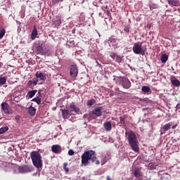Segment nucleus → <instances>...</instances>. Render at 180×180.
<instances>
[{"label":"nucleus","instance_id":"c9c22d12","mask_svg":"<svg viewBox=\"0 0 180 180\" xmlns=\"http://www.w3.org/2000/svg\"><path fill=\"white\" fill-rule=\"evenodd\" d=\"M73 154H75L74 150H72L71 149L68 150V155H72Z\"/></svg>","mask_w":180,"mask_h":180},{"label":"nucleus","instance_id":"f3484780","mask_svg":"<svg viewBox=\"0 0 180 180\" xmlns=\"http://www.w3.org/2000/svg\"><path fill=\"white\" fill-rule=\"evenodd\" d=\"M37 54H39L41 56L44 54V49H43V44H39L38 46H37Z\"/></svg>","mask_w":180,"mask_h":180},{"label":"nucleus","instance_id":"1a4fd4ad","mask_svg":"<svg viewBox=\"0 0 180 180\" xmlns=\"http://www.w3.org/2000/svg\"><path fill=\"white\" fill-rule=\"evenodd\" d=\"M69 110L70 113H76L77 115H79L81 110L79 108L75 105V103H71L69 105Z\"/></svg>","mask_w":180,"mask_h":180},{"label":"nucleus","instance_id":"39448f33","mask_svg":"<svg viewBox=\"0 0 180 180\" xmlns=\"http://www.w3.org/2000/svg\"><path fill=\"white\" fill-rule=\"evenodd\" d=\"M118 82V85H122L124 89H130V86H131V82L126 77L119 78Z\"/></svg>","mask_w":180,"mask_h":180},{"label":"nucleus","instance_id":"f8f14e48","mask_svg":"<svg viewBox=\"0 0 180 180\" xmlns=\"http://www.w3.org/2000/svg\"><path fill=\"white\" fill-rule=\"evenodd\" d=\"M51 150L54 154H61V152L63 151V148L60 146V145L52 146Z\"/></svg>","mask_w":180,"mask_h":180},{"label":"nucleus","instance_id":"6ab92c4d","mask_svg":"<svg viewBox=\"0 0 180 180\" xmlns=\"http://www.w3.org/2000/svg\"><path fill=\"white\" fill-rule=\"evenodd\" d=\"M104 128L105 129L106 131H110L112 130V122L108 121L104 123Z\"/></svg>","mask_w":180,"mask_h":180},{"label":"nucleus","instance_id":"f704fd0d","mask_svg":"<svg viewBox=\"0 0 180 180\" xmlns=\"http://www.w3.org/2000/svg\"><path fill=\"white\" fill-rule=\"evenodd\" d=\"M37 82H39V79H33V81H32V84H33V85H37Z\"/></svg>","mask_w":180,"mask_h":180},{"label":"nucleus","instance_id":"ddd939ff","mask_svg":"<svg viewBox=\"0 0 180 180\" xmlns=\"http://www.w3.org/2000/svg\"><path fill=\"white\" fill-rule=\"evenodd\" d=\"M37 34H39V33L37 32V27L36 25H34L30 37L31 40H34L36 37H37Z\"/></svg>","mask_w":180,"mask_h":180},{"label":"nucleus","instance_id":"37998d69","mask_svg":"<svg viewBox=\"0 0 180 180\" xmlns=\"http://www.w3.org/2000/svg\"><path fill=\"white\" fill-rule=\"evenodd\" d=\"M63 0H55V2H63Z\"/></svg>","mask_w":180,"mask_h":180},{"label":"nucleus","instance_id":"72a5a7b5","mask_svg":"<svg viewBox=\"0 0 180 180\" xmlns=\"http://www.w3.org/2000/svg\"><path fill=\"white\" fill-rule=\"evenodd\" d=\"M67 165H68V164L64 163L63 168L66 172H68V168H67Z\"/></svg>","mask_w":180,"mask_h":180},{"label":"nucleus","instance_id":"b1692460","mask_svg":"<svg viewBox=\"0 0 180 180\" xmlns=\"http://www.w3.org/2000/svg\"><path fill=\"white\" fill-rule=\"evenodd\" d=\"M167 61H168V56L167 54H162L161 56V62L165 64Z\"/></svg>","mask_w":180,"mask_h":180},{"label":"nucleus","instance_id":"4c0bfd02","mask_svg":"<svg viewBox=\"0 0 180 180\" xmlns=\"http://www.w3.org/2000/svg\"><path fill=\"white\" fill-rule=\"evenodd\" d=\"M43 53H42L41 56H47V54H49V51H44Z\"/></svg>","mask_w":180,"mask_h":180},{"label":"nucleus","instance_id":"393cba45","mask_svg":"<svg viewBox=\"0 0 180 180\" xmlns=\"http://www.w3.org/2000/svg\"><path fill=\"white\" fill-rule=\"evenodd\" d=\"M32 102H36L37 105H40L41 103V98H40L39 96H37V97L32 99Z\"/></svg>","mask_w":180,"mask_h":180},{"label":"nucleus","instance_id":"a211bd4d","mask_svg":"<svg viewBox=\"0 0 180 180\" xmlns=\"http://www.w3.org/2000/svg\"><path fill=\"white\" fill-rule=\"evenodd\" d=\"M35 77L37 78H39L41 81H46V76L43 75L41 72H37L35 74Z\"/></svg>","mask_w":180,"mask_h":180},{"label":"nucleus","instance_id":"f03ea898","mask_svg":"<svg viewBox=\"0 0 180 180\" xmlns=\"http://www.w3.org/2000/svg\"><path fill=\"white\" fill-rule=\"evenodd\" d=\"M125 135L128 137L129 146L133 151L139 153L140 148H139V141H137V136H136V134L133 131H131L130 132L126 131Z\"/></svg>","mask_w":180,"mask_h":180},{"label":"nucleus","instance_id":"473e14b6","mask_svg":"<svg viewBox=\"0 0 180 180\" xmlns=\"http://www.w3.org/2000/svg\"><path fill=\"white\" fill-rule=\"evenodd\" d=\"M120 123H122V124H124V123H126V121H125V120H124V117H120Z\"/></svg>","mask_w":180,"mask_h":180},{"label":"nucleus","instance_id":"9d476101","mask_svg":"<svg viewBox=\"0 0 180 180\" xmlns=\"http://www.w3.org/2000/svg\"><path fill=\"white\" fill-rule=\"evenodd\" d=\"M60 111L63 119H69L70 116H72V115H75L72 113L69 109H60Z\"/></svg>","mask_w":180,"mask_h":180},{"label":"nucleus","instance_id":"2f4dec72","mask_svg":"<svg viewBox=\"0 0 180 180\" xmlns=\"http://www.w3.org/2000/svg\"><path fill=\"white\" fill-rule=\"evenodd\" d=\"M115 61L117 63H122V58H120V56L117 55V57L115 58Z\"/></svg>","mask_w":180,"mask_h":180},{"label":"nucleus","instance_id":"9b49d317","mask_svg":"<svg viewBox=\"0 0 180 180\" xmlns=\"http://www.w3.org/2000/svg\"><path fill=\"white\" fill-rule=\"evenodd\" d=\"M1 110H3L6 115H11V112H9V104L6 102L1 103Z\"/></svg>","mask_w":180,"mask_h":180},{"label":"nucleus","instance_id":"a878e982","mask_svg":"<svg viewBox=\"0 0 180 180\" xmlns=\"http://www.w3.org/2000/svg\"><path fill=\"white\" fill-rule=\"evenodd\" d=\"M95 103H96L95 99H91L87 101L86 105L91 108V106H93V105H95Z\"/></svg>","mask_w":180,"mask_h":180},{"label":"nucleus","instance_id":"58836bf2","mask_svg":"<svg viewBox=\"0 0 180 180\" xmlns=\"http://www.w3.org/2000/svg\"><path fill=\"white\" fill-rule=\"evenodd\" d=\"M27 85H28V86H32V85H33L32 81V80H30V81L28 82V83H27Z\"/></svg>","mask_w":180,"mask_h":180},{"label":"nucleus","instance_id":"4468645a","mask_svg":"<svg viewBox=\"0 0 180 180\" xmlns=\"http://www.w3.org/2000/svg\"><path fill=\"white\" fill-rule=\"evenodd\" d=\"M173 123L172 122H169L167 124H165L163 127L162 129L164 130V132L161 131L160 133V136H162V134H164L165 133V131H168V130H169L172 126Z\"/></svg>","mask_w":180,"mask_h":180},{"label":"nucleus","instance_id":"4be33fe9","mask_svg":"<svg viewBox=\"0 0 180 180\" xmlns=\"http://www.w3.org/2000/svg\"><path fill=\"white\" fill-rule=\"evenodd\" d=\"M28 112L31 116H34V115H36V109L33 106H30L28 108Z\"/></svg>","mask_w":180,"mask_h":180},{"label":"nucleus","instance_id":"aec40b11","mask_svg":"<svg viewBox=\"0 0 180 180\" xmlns=\"http://www.w3.org/2000/svg\"><path fill=\"white\" fill-rule=\"evenodd\" d=\"M134 175L135 178H140L141 176V170L139 168H136L134 170Z\"/></svg>","mask_w":180,"mask_h":180},{"label":"nucleus","instance_id":"a19ab883","mask_svg":"<svg viewBox=\"0 0 180 180\" xmlns=\"http://www.w3.org/2000/svg\"><path fill=\"white\" fill-rule=\"evenodd\" d=\"M37 96H41V90H39L38 94H37Z\"/></svg>","mask_w":180,"mask_h":180},{"label":"nucleus","instance_id":"a18cd8bd","mask_svg":"<svg viewBox=\"0 0 180 180\" xmlns=\"http://www.w3.org/2000/svg\"><path fill=\"white\" fill-rule=\"evenodd\" d=\"M96 64H97V65H100V67H101V64H99V63L98 61H96Z\"/></svg>","mask_w":180,"mask_h":180},{"label":"nucleus","instance_id":"f257e3e1","mask_svg":"<svg viewBox=\"0 0 180 180\" xmlns=\"http://www.w3.org/2000/svg\"><path fill=\"white\" fill-rule=\"evenodd\" d=\"M89 161L96 162V165H99V164H101L99 160H96V152L94 150H86L82 155V165H88L89 164Z\"/></svg>","mask_w":180,"mask_h":180},{"label":"nucleus","instance_id":"c03bdc74","mask_svg":"<svg viewBox=\"0 0 180 180\" xmlns=\"http://www.w3.org/2000/svg\"><path fill=\"white\" fill-rule=\"evenodd\" d=\"M176 125H173L172 127V129H176Z\"/></svg>","mask_w":180,"mask_h":180},{"label":"nucleus","instance_id":"412c9836","mask_svg":"<svg viewBox=\"0 0 180 180\" xmlns=\"http://www.w3.org/2000/svg\"><path fill=\"white\" fill-rule=\"evenodd\" d=\"M141 91L145 94H151V89L148 86H142Z\"/></svg>","mask_w":180,"mask_h":180},{"label":"nucleus","instance_id":"cd10ccee","mask_svg":"<svg viewBox=\"0 0 180 180\" xmlns=\"http://www.w3.org/2000/svg\"><path fill=\"white\" fill-rule=\"evenodd\" d=\"M9 130V127H4L0 128V134H4L5 131H8Z\"/></svg>","mask_w":180,"mask_h":180},{"label":"nucleus","instance_id":"0eeeda50","mask_svg":"<svg viewBox=\"0 0 180 180\" xmlns=\"http://www.w3.org/2000/svg\"><path fill=\"white\" fill-rule=\"evenodd\" d=\"M32 171H33V167L29 165L21 166L18 168L20 174H26L27 172H32Z\"/></svg>","mask_w":180,"mask_h":180},{"label":"nucleus","instance_id":"c85d7f7f","mask_svg":"<svg viewBox=\"0 0 180 180\" xmlns=\"http://www.w3.org/2000/svg\"><path fill=\"white\" fill-rule=\"evenodd\" d=\"M5 33H6V30H5V28H1L0 30V39L5 36Z\"/></svg>","mask_w":180,"mask_h":180},{"label":"nucleus","instance_id":"20e7f679","mask_svg":"<svg viewBox=\"0 0 180 180\" xmlns=\"http://www.w3.org/2000/svg\"><path fill=\"white\" fill-rule=\"evenodd\" d=\"M90 119H96L102 116V107L95 108L91 112L89 113Z\"/></svg>","mask_w":180,"mask_h":180},{"label":"nucleus","instance_id":"dca6fc26","mask_svg":"<svg viewBox=\"0 0 180 180\" xmlns=\"http://www.w3.org/2000/svg\"><path fill=\"white\" fill-rule=\"evenodd\" d=\"M171 84L173 86H180V81L175 77L171 79Z\"/></svg>","mask_w":180,"mask_h":180},{"label":"nucleus","instance_id":"bb28decb","mask_svg":"<svg viewBox=\"0 0 180 180\" xmlns=\"http://www.w3.org/2000/svg\"><path fill=\"white\" fill-rule=\"evenodd\" d=\"M149 8L150 11H153V9H158V4H154V3H150L149 4Z\"/></svg>","mask_w":180,"mask_h":180},{"label":"nucleus","instance_id":"2eb2a0df","mask_svg":"<svg viewBox=\"0 0 180 180\" xmlns=\"http://www.w3.org/2000/svg\"><path fill=\"white\" fill-rule=\"evenodd\" d=\"M170 6H180L179 0H167Z\"/></svg>","mask_w":180,"mask_h":180},{"label":"nucleus","instance_id":"c756f323","mask_svg":"<svg viewBox=\"0 0 180 180\" xmlns=\"http://www.w3.org/2000/svg\"><path fill=\"white\" fill-rule=\"evenodd\" d=\"M5 84H6V77H0V84L5 85Z\"/></svg>","mask_w":180,"mask_h":180},{"label":"nucleus","instance_id":"7c9ffc66","mask_svg":"<svg viewBox=\"0 0 180 180\" xmlns=\"http://www.w3.org/2000/svg\"><path fill=\"white\" fill-rule=\"evenodd\" d=\"M110 56L111 57V58H112V60H115V59H116V58L117 57V54L113 53H111V54L110 55Z\"/></svg>","mask_w":180,"mask_h":180},{"label":"nucleus","instance_id":"7ed1b4c3","mask_svg":"<svg viewBox=\"0 0 180 180\" xmlns=\"http://www.w3.org/2000/svg\"><path fill=\"white\" fill-rule=\"evenodd\" d=\"M30 158L32 161L34 167L36 168L43 167V160H41V155L39 151L33 150L30 153Z\"/></svg>","mask_w":180,"mask_h":180},{"label":"nucleus","instance_id":"423d86ee","mask_svg":"<svg viewBox=\"0 0 180 180\" xmlns=\"http://www.w3.org/2000/svg\"><path fill=\"white\" fill-rule=\"evenodd\" d=\"M133 51L134 54H141V56H144L146 54V51L143 49L141 45L135 43L133 46Z\"/></svg>","mask_w":180,"mask_h":180},{"label":"nucleus","instance_id":"6e6552de","mask_svg":"<svg viewBox=\"0 0 180 180\" xmlns=\"http://www.w3.org/2000/svg\"><path fill=\"white\" fill-rule=\"evenodd\" d=\"M70 75L72 78H77L78 75V68L76 65H72L70 68Z\"/></svg>","mask_w":180,"mask_h":180},{"label":"nucleus","instance_id":"5701e85b","mask_svg":"<svg viewBox=\"0 0 180 180\" xmlns=\"http://www.w3.org/2000/svg\"><path fill=\"white\" fill-rule=\"evenodd\" d=\"M36 94H37V90H32L28 91L27 93V96H29V98H33V96H34V95H36Z\"/></svg>","mask_w":180,"mask_h":180},{"label":"nucleus","instance_id":"79ce46f5","mask_svg":"<svg viewBox=\"0 0 180 180\" xmlns=\"http://www.w3.org/2000/svg\"><path fill=\"white\" fill-rule=\"evenodd\" d=\"M106 180H112V179L110 178V176H107Z\"/></svg>","mask_w":180,"mask_h":180},{"label":"nucleus","instance_id":"ea45409f","mask_svg":"<svg viewBox=\"0 0 180 180\" xmlns=\"http://www.w3.org/2000/svg\"><path fill=\"white\" fill-rule=\"evenodd\" d=\"M124 32H126L127 33H129L130 32V30H129V27H126L124 29Z\"/></svg>","mask_w":180,"mask_h":180},{"label":"nucleus","instance_id":"e433bc0d","mask_svg":"<svg viewBox=\"0 0 180 180\" xmlns=\"http://www.w3.org/2000/svg\"><path fill=\"white\" fill-rule=\"evenodd\" d=\"M180 109V103H178L176 105V110L175 111L176 112V110H179Z\"/></svg>","mask_w":180,"mask_h":180}]
</instances>
